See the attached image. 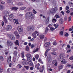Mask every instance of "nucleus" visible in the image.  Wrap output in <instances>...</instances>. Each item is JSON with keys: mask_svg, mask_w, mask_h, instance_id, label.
<instances>
[{"mask_svg": "<svg viewBox=\"0 0 73 73\" xmlns=\"http://www.w3.org/2000/svg\"><path fill=\"white\" fill-rule=\"evenodd\" d=\"M54 65L56 66L57 65V62H56V63H55L54 64Z\"/></svg>", "mask_w": 73, "mask_h": 73, "instance_id": "nucleus-61", "label": "nucleus"}, {"mask_svg": "<svg viewBox=\"0 0 73 73\" xmlns=\"http://www.w3.org/2000/svg\"><path fill=\"white\" fill-rule=\"evenodd\" d=\"M25 68L26 69V70H28L29 68V66H24Z\"/></svg>", "mask_w": 73, "mask_h": 73, "instance_id": "nucleus-33", "label": "nucleus"}, {"mask_svg": "<svg viewBox=\"0 0 73 73\" xmlns=\"http://www.w3.org/2000/svg\"><path fill=\"white\" fill-rule=\"evenodd\" d=\"M69 36V34L68 33H66L65 35V36L66 37H68Z\"/></svg>", "mask_w": 73, "mask_h": 73, "instance_id": "nucleus-51", "label": "nucleus"}, {"mask_svg": "<svg viewBox=\"0 0 73 73\" xmlns=\"http://www.w3.org/2000/svg\"><path fill=\"white\" fill-rule=\"evenodd\" d=\"M18 5H23V3H18Z\"/></svg>", "mask_w": 73, "mask_h": 73, "instance_id": "nucleus-44", "label": "nucleus"}, {"mask_svg": "<svg viewBox=\"0 0 73 73\" xmlns=\"http://www.w3.org/2000/svg\"><path fill=\"white\" fill-rule=\"evenodd\" d=\"M7 42L8 46H12V45H13V42H12L9 40H7Z\"/></svg>", "mask_w": 73, "mask_h": 73, "instance_id": "nucleus-6", "label": "nucleus"}, {"mask_svg": "<svg viewBox=\"0 0 73 73\" xmlns=\"http://www.w3.org/2000/svg\"><path fill=\"white\" fill-rule=\"evenodd\" d=\"M56 21H57V20L55 19H53L52 20V23H54V21H55V22H56Z\"/></svg>", "mask_w": 73, "mask_h": 73, "instance_id": "nucleus-39", "label": "nucleus"}, {"mask_svg": "<svg viewBox=\"0 0 73 73\" xmlns=\"http://www.w3.org/2000/svg\"><path fill=\"white\" fill-rule=\"evenodd\" d=\"M35 57L36 59V60H38V59L39 57V55L38 54H36L35 55Z\"/></svg>", "mask_w": 73, "mask_h": 73, "instance_id": "nucleus-23", "label": "nucleus"}, {"mask_svg": "<svg viewBox=\"0 0 73 73\" xmlns=\"http://www.w3.org/2000/svg\"><path fill=\"white\" fill-rule=\"evenodd\" d=\"M64 54L63 53L60 54L59 57V60H62L64 58Z\"/></svg>", "mask_w": 73, "mask_h": 73, "instance_id": "nucleus-5", "label": "nucleus"}, {"mask_svg": "<svg viewBox=\"0 0 73 73\" xmlns=\"http://www.w3.org/2000/svg\"><path fill=\"white\" fill-rule=\"evenodd\" d=\"M3 20L4 21L5 23L7 24V23H8V21H7V19H6V17L5 16H3Z\"/></svg>", "mask_w": 73, "mask_h": 73, "instance_id": "nucleus-17", "label": "nucleus"}, {"mask_svg": "<svg viewBox=\"0 0 73 73\" xmlns=\"http://www.w3.org/2000/svg\"><path fill=\"white\" fill-rule=\"evenodd\" d=\"M64 34V33L62 31H61L59 33V35L60 36H62V35Z\"/></svg>", "mask_w": 73, "mask_h": 73, "instance_id": "nucleus-37", "label": "nucleus"}, {"mask_svg": "<svg viewBox=\"0 0 73 73\" xmlns=\"http://www.w3.org/2000/svg\"><path fill=\"white\" fill-rule=\"evenodd\" d=\"M15 23H16V24H19V23H18V21L16 20L15 22Z\"/></svg>", "mask_w": 73, "mask_h": 73, "instance_id": "nucleus-58", "label": "nucleus"}, {"mask_svg": "<svg viewBox=\"0 0 73 73\" xmlns=\"http://www.w3.org/2000/svg\"><path fill=\"white\" fill-rule=\"evenodd\" d=\"M55 17L56 18H58L59 19L60 18V17L59 16L57 15H55Z\"/></svg>", "mask_w": 73, "mask_h": 73, "instance_id": "nucleus-46", "label": "nucleus"}, {"mask_svg": "<svg viewBox=\"0 0 73 73\" xmlns=\"http://www.w3.org/2000/svg\"><path fill=\"white\" fill-rule=\"evenodd\" d=\"M56 62H56V60H54L52 62V65H53V64H54V63H56Z\"/></svg>", "mask_w": 73, "mask_h": 73, "instance_id": "nucleus-43", "label": "nucleus"}, {"mask_svg": "<svg viewBox=\"0 0 73 73\" xmlns=\"http://www.w3.org/2000/svg\"><path fill=\"white\" fill-rule=\"evenodd\" d=\"M22 64L23 65H27L28 64V61L27 60H24L22 62Z\"/></svg>", "mask_w": 73, "mask_h": 73, "instance_id": "nucleus-14", "label": "nucleus"}, {"mask_svg": "<svg viewBox=\"0 0 73 73\" xmlns=\"http://www.w3.org/2000/svg\"><path fill=\"white\" fill-rule=\"evenodd\" d=\"M69 6H67L66 8V10H68L69 9Z\"/></svg>", "mask_w": 73, "mask_h": 73, "instance_id": "nucleus-54", "label": "nucleus"}, {"mask_svg": "<svg viewBox=\"0 0 73 73\" xmlns=\"http://www.w3.org/2000/svg\"><path fill=\"white\" fill-rule=\"evenodd\" d=\"M49 50H50V49L49 48H48L46 50L44 53V56L45 57H46V56H47L48 55V51Z\"/></svg>", "mask_w": 73, "mask_h": 73, "instance_id": "nucleus-13", "label": "nucleus"}, {"mask_svg": "<svg viewBox=\"0 0 73 73\" xmlns=\"http://www.w3.org/2000/svg\"><path fill=\"white\" fill-rule=\"evenodd\" d=\"M7 3H12V0H7Z\"/></svg>", "mask_w": 73, "mask_h": 73, "instance_id": "nucleus-45", "label": "nucleus"}, {"mask_svg": "<svg viewBox=\"0 0 73 73\" xmlns=\"http://www.w3.org/2000/svg\"><path fill=\"white\" fill-rule=\"evenodd\" d=\"M14 43L16 45H18V46H19V43L18 40H16V41L14 42Z\"/></svg>", "mask_w": 73, "mask_h": 73, "instance_id": "nucleus-19", "label": "nucleus"}, {"mask_svg": "<svg viewBox=\"0 0 73 73\" xmlns=\"http://www.w3.org/2000/svg\"><path fill=\"white\" fill-rule=\"evenodd\" d=\"M67 66L68 67H70V66H72V65L69 64H67Z\"/></svg>", "mask_w": 73, "mask_h": 73, "instance_id": "nucleus-63", "label": "nucleus"}, {"mask_svg": "<svg viewBox=\"0 0 73 73\" xmlns=\"http://www.w3.org/2000/svg\"><path fill=\"white\" fill-rule=\"evenodd\" d=\"M50 28L51 31H53L54 30V29L53 27H50Z\"/></svg>", "mask_w": 73, "mask_h": 73, "instance_id": "nucleus-57", "label": "nucleus"}, {"mask_svg": "<svg viewBox=\"0 0 73 73\" xmlns=\"http://www.w3.org/2000/svg\"><path fill=\"white\" fill-rule=\"evenodd\" d=\"M50 13H55V11L54 9H51L50 11Z\"/></svg>", "mask_w": 73, "mask_h": 73, "instance_id": "nucleus-28", "label": "nucleus"}, {"mask_svg": "<svg viewBox=\"0 0 73 73\" xmlns=\"http://www.w3.org/2000/svg\"><path fill=\"white\" fill-rule=\"evenodd\" d=\"M25 50L27 52H29V47L28 46V45H27L26 46Z\"/></svg>", "mask_w": 73, "mask_h": 73, "instance_id": "nucleus-18", "label": "nucleus"}, {"mask_svg": "<svg viewBox=\"0 0 73 73\" xmlns=\"http://www.w3.org/2000/svg\"><path fill=\"white\" fill-rule=\"evenodd\" d=\"M17 30L19 32V34H21L23 33V28L22 27L19 26L18 27Z\"/></svg>", "mask_w": 73, "mask_h": 73, "instance_id": "nucleus-2", "label": "nucleus"}, {"mask_svg": "<svg viewBox=\"0 0 73 73\" xmlns=\"http://www.w3.org/2000/svg\"><path fill=\"white\" fill-rule=\"evenodd\" d=\"M71 17H70L68 18V21H71Z\"/></svg>", "mask_w": 73, "mask_h": 73, "instance_id": "nucleus-56", "label": "nucleus"}, {"mask_svg": "<svg viewBox=\"0 0 73 73\" xmlns=\"http://www.w3.org/2000/svg\"><path fill=\"white\" fill-rule=\"evenodd\" d=\"M52 54V55H56L57 54V53L54 51L52 52H51Z\"/></svg>", "mask_w": 73, "mask_h": 73, "instance_id": "nucleus-34", "label": "nucleus"}, {"mask_svg": "<svg viewBox=\"0 0 73 73\" xmlns=\"http://www.w3.org/2000/svg\"><path fill=\"white\" fill-rule=\"evenodd\" d=\"M13 15L11 14L10 15L8 19L9 20H12V19H13Z\"/></svg>", "mask_w": 73, "mask_h": 73, "instance_id": "nucleus-11", "label": "nucleus"}, {"mask_svg": "<svg viewBox=\"0 0 73 73\" xmlns=\"http://www.w3.org/2000/svg\"><path fill=\"white\" fill-rule=\"evenodd\" d=\"M64 19L65 21H67V20H68V17H67V16H65Z\"/></svg>", "mask_w": 73, "mask_h": 73, "instance_id": "nucleus-36", "label": "nucleus"}, {"mask_svg": "<svg viewBox=\"0 0 73 73\" xmlns=\"http://www.w3.org/2000/svg\"><path fill=\"white\" fill-rule=\"evenodd\" d=\"M3 8H4L3 5L0 4V10H2L3 9Z\"/></svg>", "mask_w": 73, "mask_h": 73, "instance_id": "nucleus-31", "label": "nucleus"}, {"mask_svg": "<svg viewBox=\"0 0 73 73\" xmlns=\"http://www.w3.org/2000/svg\"><path fill=\"white\" fill-rule=\"evenodd\" d=\"M59 22L60 24H63L64 23V20H63V19H62L60 18L59 20Z\"/></svg>", "mask_w": 73, "mask_h": 73, "instance_id": "nucleus-12", "label": "nucleus"}, {"mask_svg": "<svg viewBox=\"0 0 73 73\" xmlns=\"http://www.w3.org/2000/svg\"><path fill=\"white\" fill-rule=\"evenodd\" d=\"M33 13L34 14H36V13H37V12L36 11H35V9H33Z\"/></svg>", "mask_w": 73, "mask_h": 73, "instance_id": "nucleus-48", "label": "nucleus"}, {"mask_svg": "<svg viewBox=\"0 0 73 73\" xmlns=\"http://www.w3.org/2000/svg\"><path fill=\"white\" fill-rule=\"evenodd\" d=\"M38 48H37L36 49L34 50V52H36L37 51H38Z\"/></svg>", "mask_w": 73, "mask_h": 73, "instance_id": "nucleus-42", "label": "nucleus"}, {"mask_svg": "<svg viewBox=\"0 0 73 73\" xmlns=\"http://www.w3.org/2000/svg\"><path fill=\"white\" fill-rule=\"evenodd\" d=\"M4 13L7 17L9 16V12L8 11H5Z\"/></svg>", "mask_w": 73, "mask_h": 73, "instance_id": "nucleus-9", "label": "nucleus"}, {"mask_svg": "<svg viewBox=\"0 0 73 73\" xmlns=\"http://www.w3.org/2000/svg\"><path fill=\"white\" fill-rule=\"evenodd\" d=\"M35 29V26L33 25L30 26L27 28V30L29 31H32Z\"/></svg>", "mask_w": 73, "mask_h": 73, "instance_id": "nucleus-3", "label": "nucleus"}, {"mask_svg": "<svg viewBox=\"0 0 73 73\" xmlns=\"http://www.w3.org/2000/svg\"><path fill=\"white\" fill-rule=\"evenodd\" d=\"M62 68V65L59 66H58V68L59 70L61 69Z\"/></svg>", "mask_w": 73, "mask_h": 73, "instance_id": "nucleus-35", "label": "nucleus"}, {"mask_svg": "<svg viewBox=\"0 0 73 73\" xmlns=\"http://www.w3.org/2000/svg\"><path fill=\"white\" fill-rule=\"evenodd\" d=\"M18 66H19V68H21L22 67V66H21L20 64H18Z\"/></svg>", "mask_w": 73, "mask_h": 73, "instance_id": "nucleus-55", "label": "nucleus"}, {"mask_svg": "<svg viewBox=\"0 0 73 73\" xmlns=\"http://www.w3.org/2000/svg\"><path fill=\"white\" fill-rule=\"evenodd\" d=\"M70 70H68L67 73H70Z\"/></svg>", "mask_w": 73, "mask_h": 73, "instance_id": "nucleus-64", "label": "nucleus"}, {"mask_svg": "<svg viewBox=\"0 0 73 73\" xmlns=\"http://www.w3.org/2000/svg\"><path fill=\"white\" fill-rule=\"evenodd\" d=\"M25 56L24 55V52H22L21 53V57L22 58H24Z\"/></svg>", "mask_w": 73, "mask_h": 73, "instance_id": "nucleus-30", "label": "nucleus"}, {"mask_svg": "<svg viewBox=\"0 0 73 73\" xmlns=\"http://www.w3.org/2000/svg\"><path fill=\"white\" fill-rule=\"evenodd\" d=\"M35 45L34 44H32L31 45V48H35Z\"/></svg>", "mask_w": 73, "mask_h": 73, "instance_id": "nucleus-50", "label": "nucleus"}, {"mask_svg": "<svg viewBox=\"0 0 73 73\" xmlns=\"http://www.w3.org/2000/svg\"><path fill=\"white\" fill-rule=\"evenodd\" d=\"M53 45L56 46L57 45V43H56V42H54L53 43Z\"/></svg>", "mask_w": 73, "mask_h": 73, "instance_id": "nucleus-53", "label": "nucleus"}, {"mask_svg": "<svg viewBox=\"0 0 73 73\" xmlns=\"http://www.w3.org/2000/svg\"><path fill=\"white\" fill-rule=\"evenodd\" d=\"M14 33L16 36H17V37H19V36H19V33H18L17 32L15 31Z\"/></svg>", "mask_w": 73, "mask_h": 73, "instance_id": "nucleus-21", "label": "nucleus"}, {"mask_svg": "<svg viewBox=\"0 0 73 73\" xmlns=\"http://www.w3.org/2000/svg\"><path fill=\"white\" fill-rule=\"evenodd\" d=\"M26 57L27 58V61H31L32 60V58H31V54H30L28 53L26 55Z\"/></svg>", "mask_w": 73, "mask_h": 73, "instance_id": "nucleus-4", "label": "nucleus"}, {"mask_svg": "<svg viewBox=\"0 0 73 73\" xmlns=\"http://www.w3.org/2000/svg\"><path fill=\"white\" fill-rule=\"evenodd\" d=\"M14 56H15L16 57L17 56V52L16 51H14V53H13Z\"/></svg>", "mask_w": 73, "mask_h": 73, "instance_id": "nucleus-32", "label": "nucleus"}, {"mask_svg": "<svg viewBox=\"0 0 73 73\" xmlns=\"http://www.w3.org/2000/svg\"><path fill=\"white\" fill-rule=\"evenodd\" d=\"M34 68L33 67H30V69L31 70H33Z\"/></svg>", "mask_w": 73, "mask_h": 73, "instance_id": "nucleus-59", "label": "nucleus"}, {"mask_svg": "<svg viewBox=\"0 0 73 73\" xmlns=\"http://www.w3.org/2000/svg\"><path fill=\"white\" fill-rule=\"evenodd\" d=\"M40 66V63H38L37 64L35 65V68H36L37 70H39L40 69L39 67Z\"/></svg>", "mask_w": 73, "mask_h": 73, "instance_id": "nucleus-10", "label": "nucleus"}, {"mask_svg": "<svg viewBox=\"0 0 73 73\" xmlns=\"http://www.w3.org/2000/svg\"><path fill=\"white\" fill-rule=\"evenodd\" d=\"M9 37L11 40H15V37Z\"/></svg>", "mask_w": 73, "mask_h": 73, "instance_id": "nucleus-27", "label": "nucleus"}, {"mask_svg": "<svg viewBox=\"0 0 73 73\" xmlns=\"http://www.w3.org/2000/svg\"><path fill=\"white\" fill-rule=\"evenodd\" d=\"M52 4L53 5H55L56 4V1L54 0H53L52 1Z\"/></svg>", "mask_w": 73, "mask_h": 73, "instance_id": "nucleus-24", "label": "nucleus"}, {"mask_svg": "<svg viewBox=\"0 0 73 73\" xmlns=\"http://www.w3.org/2000/svg\"><path fill=\"white\" fill-rule=\"evenodd\" d=\"M0 3L1 4H2V5H4V4L5 3L4 1H1V0H0Z\"/></svg>", "mask_w": 73, "mask_h": 73, "instance_id": "nucleus-29", "label": "nucleus"}, {"mask_svg": "<svg viewBox=\"0 0 73 73\" xmlns=\"http://www.w3.org/2000/svg\"><path fill=\"white\" fill-rule=\"evenodd\" d=\"M8 36H9V37H13L14 36H13V35L12 34H9Z\"/></svg>", "mask_w": 73, "mask_h": 73, "instance_id": "nucleus-47", "label": "nucleus"}, {"mask_svg": "<svg viewBox=\"0 0 73 73\" xmlns=\"http://www.w3.org/2000/svg\"><path fill=\"white\" fill-rule=\"evenodd\" d=\"M69 31H72L73 30L72 29V28H70L69 29Z\"/></svg>", "mask_w": 73, "mask_h": 73, "instance_id": "nucleus-62", "label": "nucleus"}, {"mask_svg": "<svg viewBox=\"0 0 73 73\" xmlns=\"http://www.w3.org/2000/svg\"><path fill=\"white\" fill-rule=\"evenodd\" d=\"M48 31H49V29L48 27H46L45 29V32L47 33L48 32Z\"/></svg>", "mask_w": 73, "mask_h": 73, "instance_id": "nucleus-38", "label": "nucleus"}, {"mask_svg": "<svg viewBox=\"0 0 73 73\" xmlns=\"http://www.w3.org/2000/svg\"><path fill=\"white\" fill-rule=\"evenodd\" d=\"M2 26H3L4 25V23L3 21L2 22Z\"/></svg>", "mask_w": 73, "mask_h": 73, "instance_id": "nucleus-60", "label": "nucleus"}, {"mask_svg": "<svg viewBox=\"0 0 73 73\" xmlns=\"http://www.w3.org/2000/svg\"><path fill=\"white\" fill-rule=\"evenodd\" d=\"M49 23V17H48L46 19V25H48Z\"/></svg>", "mask_w": 73, "mask_h": 73, "instance_id": "nucleus-16", "label": "nucleus"}, {"mask_svg": "<svg viewBox=\"0 0 73 73\" xmlns=\"http://www.w3.org/2000/svg\"><path fill=\"white\" fill-rule=\"evenodd\" d=\"M18 9V8L15 7H13L11 8V9L13 10V11H16Z\"/></svg>", "mask_w": 73, "mask_h": 73, "instance_id": "nucleus-22", "label": "nucleus"}, {"mask_svg": "<svg viewBox=\"0 0 73 73\" xmlns=\"http://www.w3.org/2000/svg\"><path fill=\"white\" fill-rule=\"evenodd\" d=\"M54 9V11H55V12H56V11H57V8L56 7L54 8V9Z\"/></svg>", "mask_w": 73, "mask_h": 73, "instance_id": "nucleus-52", "label": "nucleus"}, {"mask_svg": "<svg viewBox=\"0 0 73 73\" xmlns=\"http://www.w3.org/2000/svg\"><path fill=\"white\" fill-rule=\"evenodd\" d=\"M36 35H36V34H35V33H33L32 35L33 37H36Z\"/></svg>", "mask_w": 73, "mask_h": 73, "instance_id": "nucleus-40", "label": "nucleus"}, {"mask_svg": "<svg viewBox=\"0 0 73 73\" xmlns=\"http://www.w3.org/2000/svg\"><path fill=\"white\" fill-rule=\"evenodd\" d=\"M12 29V26L11 25H8L7 26V27H6V29L7 31H9L11 29Z\"/></svg>", "mask_w": 73, "mask_h": 73, "instance_id": "nucleus-7", "label": "nucleus"}, {"mask_svg": "<svg viewBox=\"0 0 73 73\" xmlns=\"http://www.w3.org/2000/svg\"><path fill=\"white\" fill-rule=\"evenodd\" d=\"M0 60L1 61H4V57L3 56H0Z\"/></svg>", "mask_w": 73, "mask_h": 73, "instance_id": "nucleus-26", "label": "nucleus"}, {"mask_svg": "<svg viewBox=\"0 0 73 73\" xmlns=\"http://www.w3.org/2000/svg\"><path fill=\"white\" fill-rule=\"evenodd\" d=\"M50 44V43L49 42H47L46 43L44 44V46L45 47V48H46L47 47H48L49 46V45Z\"/></svg>", "mask_w": 73, "mask_h": 73, "instance_id": "nucleus-15", "label": "nucleus"}, {"mask_svg": "<svg viewBox=\"0 0 73 73\" xmlns=\"http://www.w3.org/2000/svg\"><path fill=\"white\" fill-rule=\"evenodd\" d=\"M48 60L49 62H50L52 61V59H51V58L50 57H48Z\"/></svg>", "mask_w": 73, "mask_h": 73, "instance_id": "nucleus-25", "label": "nucleus"}, {"mask_svg": "<svg viewBox=\"0 0 73 73\" xmlns=\"http://www.w3.org/2000/svg\"><path fill=\"white\" fill-rule=\"evenodd\" d=\"M7 62H8V64H9V63H10V62H11V60H10V59H9V58H8L7 60Z\"/></svg>", "mask_w": 73, "mask_h": 73, "instance_id": "nucleus-41", "label": "nucleus"}, {"mask_svg": "<svg viewBox=\"0 0 73 73\" xmlns=\"http://www.w3.org/2000/svg\"><path fill=\"white\" fill-rule=\"evenodd\" d=\"M33 14L31 12H27L25 14V18L26 19H33L34 17H32Z\"/></svg>", "mask_w": 73, "mask_h": 73, "instance_id": "nucleus-1", "label": "nucleus"}, {"mask_svg": "<svg viewBox=\"0 0 73 73\" xmlns=\"http://www.w3.org/2000/svg\"><path fill=\"white\" fill-rule=\"evenodd\" d=\"M32 60H30L29 61H28V64L30 66H33V63L31 61Z\"/></svg>", "mask_w": 73, "mask_h": 73, "instance_id": "nucleus-8", "label": "nucleus"}, {"mask_svg": "<svg viewBox=\"0 0 73 73\" xmlns=\"http://www.w3.org/2000/svg\"><path fill=\"white\" fill-rule=\"evenodd\" d=\"M61 64H65L66 63V61L64 59H63L61 61Z\"/></svg>", "mask_w": 73, "mask_h": 73, "instance_id": "nucleus-20", "label": "nucleus"}, {"mask_svg": "<svg viewBox=\"0 0 73 73\" xmlns=\"http://www.w3.org/2000/svg\"><path fill=\"white\" fill-rule=\"evenodd\" d=\"M27 7H22V10H24L25 9H26Z\"/></svg>", "mask_w": 73, "mask_h": 73, "instance_id": "nucleus-49", "label": "nucleus"}]
</instances>
